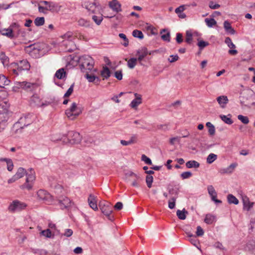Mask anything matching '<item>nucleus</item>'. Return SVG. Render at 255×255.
Here are the masks:
<instances>
[{
    "instance_id": "obj_4",
    "label": "nucleus",
    "mask_w": 255,
    "mask_h": 255,
    "mask_svg": "<svg viewBox=\"0 0 255 255\" xmlns=\"http://www.w3.org/2000/svg\"><path fill=\"white\" fill-rule=\"evenodd\" d=\"M8 108L9 104L6 101L0 104V127L2 130L5 128L10 116Z\"/></svg>"
},
{
    "instance_id": "obj_51",
    "label": "nucleus",
    "mask_w": 255,
    "mask_h": 255,
    "mask_svg": "<svg viewBox=\"0 0 255 255\" xmlns=\"http://www.w3.org/2000/svg\"><path fill=\"white\" fill-rule=\"evenodd\" d=\"M207 190L210 196H213L217 194V192H216L214 187L212 185H209L207 187Z\"/></svg>"
},
{
    "instance_id": "obj_36",
    "label": "nucleus",
    "mask_w": 255,
    "mask_h": 255,
    "mask_svg": "<svg viewBox=\"0 0 255 255\" xmlns=\"http://www.w3.org/2000/svg\"><path fill=\"white\" fill-rule=\"evenodd\" d=\"M45 19L43 17H36L34 21V24L37 26H42L44 24Z\"/></svg>"
},
{
    "instance_id": "obj_20",
    "label": "nucleus",
    "mask_w": 255,
    "mask_h": 255,
    "mask_svg": "<svg viewBox=\"0 0 255 255\" xmlns=\"http://www.w3.org/2000/svg\"><path fill=\"white\" fill-rule=\"evenodd\" d=\"M237 166V163H232L230 166H229L227 168H220L219 170V172L221 174L232 173Z\"/></svg>"
},
{
    "instance_id": "obj_14",
    "label": "nucleus",
    "mask_w": 255,
    "mask_h": 255,
    "mask_svg": "<svg viewBox=\"0 0 255 255\" xmlns=\"http://www.w3.org/2000/svg\"><path fill=\"white\" fill-rule=\"evenodd\" d=\"M35 116L32 114L29 113L25 116L24 117L20 118V122L24 124L25 127L31 124L35 120Z\"/></svg>"
},
{
    "instance_id": "obj_40",
    "label": "nucleus",
    "mask_w": 255,
    "mask_h": 255,
    "mask_svg": "<svg viewBox=\"0 0 255 255\" xmlns=\"http://www.w3.org/2000/svg\"><path fill=\"white\" fill-rule=\"evenodd\" d=\"M132 36L133 37L138 38L140 39H143V37H144L142 32L141 31L137 30V29L134 30L132 31Z\"/></svg>"
},
{
    "instance_id": "obj_49",
    "label": "nucleus",
    "mask_w": 255,
    "mask_h": 255,
    "mask_svg": "<svg viewBox=\"0 0 255 255\" xmlns=\"http://www.w3.org/2000/svg\"><path fill=\"white\" fill-rule=\"evenodd\" d=\"M92 19L97 25H100L103 20V17L102 16H98L96 15H93L92 16Z\"/></svg>"
},
{
    "instance_id": "obj_57",
    "label": "nucleus",
    "mask_w": 255,
    "mask_h": 255,
    "mask_svg": "<svg viewBox=\"0 0 255 255\" xmlns=\"http://www.w3.org/2000/svg\"><path fill=\"white\" fill-rule=\"evenodd\" d=\"M185 5H181L179 6V7H177L175 9V12L179 14V13H182L185 9Z\"/></svg>"
},
{
    "instance_id": "obj_16",
    "label": "nucleus",
    "mask_w": 255,
    "mask_h": 255,
    "mask_svg": "<svg viewBox=\"0 0 255 255\" xmlns=\"http://www.w3.org/2000/svg\"><path fill=\"white\" fill-rule=\"evenodd\" d=\"M91 74H89V71L85 72L86 74L85 75V78L88 80L89 82H94L96 84H98L100 82V79L99 77L94 75L93 74L94 71H91Z\"/></svg>"
},
{
    "instance_id": "obj_35",
    "label": "nucleus",
    "mask_w": 255,
    "mask_h": 255,
    "mask_svg": "<svg viewBox=\"0 0 255 255\" xmlns=\"http://www.w3.org/2000/svg\"><path fill=\"white\" fill-rule=\"evenodd\" d=\"M215 220V217L211 214H207L204 222L208 224H211Z\"/></svg>"
},
{
    "instance_id": "obj_7",
    "label": "nucleus",
    "mask_w": 255,
    "mask_h": 255,
    "mask_svg": "<svg viewBox=\"0 0 255 255\" xmlns=\"http://www.w3.org/2000/svg\"><path fill=\"white\" fill-rule=\"evenodd\" d=\"M26 206L27 205L25 203L15 200L9 204L8 210L10 212L15 213L24 210Z\"/></svg>"
},
{
    "instance_id": "obj_21",
    "label": "nucleus",
    "mask_w": 255,
    "mask_h": 255,
    "mask_svg": "<svg viewBox=\"0 0 255 255\" xmlns=\"http://www.w3.org/2000/svg\"><path fill=\"white\" fill-rule=\"evenodd\" d=\"M40 50L41 47L39 44L36 43L31 44L25 48V51L29 54H31L32 52H38Z\"/></svg>"
},
{
    "instance_id": "obj_29",
    "label": "nucleus",
    "mask_w": 255,
    "mask_h": 255,
    "mask_svg": "<svg viewBox=\"0 0 255 255\" xmlns=\"http://www.w3.org/2000/svg\"><path fill=\"white\" fill-rule=\"evenodd\" d=\"M10 80L4 75H0V87L3 88L4 86L9 85Z\"/></svg>"
},
{
    "instance_id": "obj_6",
    "label": "nucleus",
    "mask_w": 255,
    "mask_h": 255,
    "mask_svg": "<svg viewBox=\"0 0 255 255\" xmlns=\"http://www.w3.org/2000/svg\"><path fill=\"white\" fill-rule=\"evenodd\" d=\"M66 136L67 137L66 140H65L66 139H63V142L71 144L78 143L82 139V136L80 133L74 131H68Z\"/></svg>"
},
{
    "instance_id": "obj_24",
    "label": "nucleus",
    "mask_w": 255,
    "mask_h": 255,
    "mask_svg": "<svg viewBox=\"0 0 255 255\" xmlns=\"http://www.w3.org/2000/svg\"><path fill=\"white\" fill-rule=\"evenodd\" d=\"M88 202L90 207L94 211H96L98 209L97 205L96 197L94 195L90 194L88 199Z\"/></svg>"
},
{
    "instance_id": "obj_25",
    "label": "nucleus",
    "mask_w": 255,
    "mask_h": 255,
    "mask_svg": "<svg viewBox=\"0 0 255 255\" xmlns=\"http://www.w3.org/2000/svg\"><path fill=\"white\" fill-rule=\"evenodd\" d=\"M217 101L220 106L224 108L228 102V99L226 96H220L217 98Z\"/></svg>"
},
{
    "instance_id": "obj_58",
    "label": "nucleus",
    "mask_w": 255,
    "mask_h": 255,
    "mask_svg": "<svg viewBox=\"0 0 255 255\" xmlns=\"http://www.w3.org/2000/svg\"><path fill=\"white\" fill-rule=\"evenodd\" d=\"M115 77L119 80H121L123 78V74L122 70H118L115 72Z\"/></svg>"
},
{
    "instance_id": "obj_13",
    "label": "nucleus",
    "mask_w": 255,
    "mask_h": 255,
    "mask_svg": "<svg viewBox=\"0 0 255 255\" xmlns=\"http://www.w3.org/2000/svg\"><path fill=\"white\" fill-rule=\"evenodd\" d=\"M58 204L62 209H66L71 206V200L65 196H61L57 197Z\"/></svg>"
},
{
    "instance_id": "obj_3",
    "label": "nucleus",
    "mask_w": 255,
    "mask_h": 255,
    "mask_svg": "<svg viewBox=\"0 0 255 255\" xmlns=\"http://www.w3.org/2000/svg\"><path fill=\"white\" fill-rule=\"evenodd\" d=\"M80 67L83 73L87 71L97 72L96 69H94V60L89 55H84L79 58Z\"/></svg>"
},
{
    "instance_id": "obj_15",
    "label": "nucleus",
    "mask_w": 255,
    "mask_h": 255,
    "mask_svg": "<svg viewBox=\"0 0 255 255\" xmlns=\"http://www.w3.org/2000/svg\"><path fill=\"white\" fill-rule=\"evenodd\" d=\"M17 25V24L16 23H14L12 24L9 28L1 29L0 32L2 35L6 36L8 38L12 39L14 37L12 27L16 26Z\"/></svg>"
},
{
    "instance_id": "obj_37",
    "label": "nucleus",
    "mask_w": 255,
    "mask_h": 255,
    "mask_svg": "<svg viewBox=\"0 0 255 255\" xmlns=\"http://www.w3.org/2000/svg\"><path fill=\"white\" fill-rule=\"evenodd\" d=\"M138 60L135 58H131L128 61V66L130 69H133L136 64V61Z\"/></svg>"
},
{
    "instance_id": "obj_18",
    "label": "nucleus",
    "mask_w": 255,
    "mask_h": 255,
    "mask_svg": "<svg viewBox=\"0 0 255 255\" xmlns=\"http://www.w3.org/2000/svg\"><path fill=\"white\" fill-rule=\"evenodd\" d=\"M243 208L244 210L249 211L253 207L254 203L250 201L249 198L247 196H242Z\"/></svg>"
},
{
    "instance_id": "obj_22",
    "label": "nucleus",
    "mask_w": 255,
    "mask_h": 255,
    "mask_svg": "<svg viewBox=\"0 0 255 255\" xmlns=\"http://www.w3.org/2000/svg\"><path fill=\"white\" fill-rule=\"evenodd\" d=\"M109 5L110 8L117 12L122 11L121 4L117 0H112L109 2Z\"/></svg>"
},
{
    "instance_id": "obj_45",
    "label": "nucleus",
    "mask_w": 255,
    "mask_h": 255,
    "mask_svg": "<svg viewBox=\"0 0 255 255\" xmlns=\"http://www.w3.org/2000/svg\"><path fill=\"white\" fill-rule=\"evenodd\" d=\"M153 180V177L151 175H147L146 176V183L148 188H151Z\"/></svg>"
},
{
    "instance_id": "obj_52",
    "label": "nucleus",
    "mask_w": 255,
    "mask_h": 255,
    "mask_svg": "<svg viewBox=\"0 0 255 255\" xmlns=\"http://www.w3.org/2000/svg\"><path fill=\"white\" fill-rule=\"evenodd\" d=\"M119 37L123 39L124 41H125V42L123 43V45L125 47H127V46H128V39L127 38V36L126 35L124 34V33H120L119 34Z\"/></svg>"
},
{
    "instance_id": "obj_61",
    "label": "nucleus",
    "mask_w": 255,
    "mask_h": 255,
    "mask_svg": "<svg viewBox=\"0 0 255 255\" xmlns=\"http://www.w3.org/2000/svg\"><path fill=\"white\" fill-rule=\"evenodd\" d=\"M179 57L177 55H171L170 56V57L168 58V60L170 63H173L177 61Z\"/></svg>"
},
{
    "instance_id": "obj_26",
    "label": "nucleus",
    "mask_w": 255,
    "mask_h": 255,
    "mask_svg": "<svg viewBox=\"0 0 255 255\" xmlns=\"http://www.w3.org/2000/svg\"><path fill=\"white\" fill-rule=\"evenodd\" d=\"M111 71L108 67L104 66L102 70L101 71V75L103 77V80L107 79L111 76Z\"/></svg>"
},
{
    "instance_id": "obj_62",
    "label": "nucleus",
    "mask_w": 255,
    "mask_h": 255,
    "mask_svg": "<svg viewBox=\"0 0 255 255\" xmlns=\"http://www.w3.org/2000/svg\"><path fill=\"white\" fill-rule=\"evenodd\" d=\"M0 59L1 60L3 64H4L5 62L8 61V58L7 57L4 53H1L0 55Z\"/></svg>"
},
{
    "instance_id": "obj_28",
    "label": "nucleus",
    "mask_w": 255,
    "mask_h": 255,
    "mask_svg": "<svg viewBox=\"0 0 255 255\" xmlns=\"http://www.w3.org/2000/svg\"><path fill=\"white\" fill-rule=\"evenodd\" d=\"M66 73L63 68L58 69L55 74V77L58 79H63L66 77Z\"/></svg>"
},
{
    "instance_id": "obj_42",
    "label": "nucleus",
    "mask_w": 255,
    "mask_h": 255,
    "mask_svg": "<svg viewBox=\"0 0 255 255\" xmlns=\"http://www.w3.org/2000/svg\"><path fill=\"white\" fill-rule=\"evenodd\" d=\"M205 21L207 25V26L209 27H211L214 25H216L217 23L216 21L214 18H206L205 19Z\"/></svg>"
},
{
    "instance_id": "obj_30",
    "label": "nucleus",
    "mask_w": 255,
    "mask_h": 255,
    "mask_svg": "<svg viewBox=\"0 0 255 255\" xmlns=\"http://www.w3.org/2000/svg\"><path fill=\"white\" fill-rule=\"evenodd\" d=\"M188 214V212L185 209L182 210H178L176 212L177 216L180 220H185L186 218V215Z\"/></svg>"
},
{
    "instance_id": "obj_31",
    "label": "nucleus",
    "mask_w": 255,
    "mask_h": 255,
    "mask_svg": "<svg viewBox=\"0 0 255 255\" xmlns=\"http://www.w3.org/2000/svg\"><path fill=\"white\" fill-rule=\"evenodd\" d=\"M186 166L188 168H198L200 164L195 160H190L186 163Z\"/></svg>"
},
{
    "instance_id": "obj_5",
    "label": "nucleus",
    "mask_w": 255,
    "mask_h": 255,
    "mask_svg": "<svg viewBox=\"0 0 255 255\" xmlns=\"http://www.w3.org/2000/svg\"><path fill=\"white\" fill-rule=\"evenodd\" d=\"M82 113V110L77 106L76 103L74 102L69 109L65 111V114L70 120H74Z\"/></svg>"
},
{
    "instance_id": "obj_38",
    "label": "nucleus",
    "mask_w": 255,
    "mask_h": 255,
    "mask_svg": "<svg viewBox=\"0 0 255 255\" xmlns=\"http://www.w3.org/2000/svg\"><path fill=\"white\" fill-rule=\"evenodd\" d=\"M141 98H138L137 99H134L131 101L130 104V106L132 108L135 109L139 104L141 103Z\"/></svg>"
},
{
    "instance_id": "obj_8",
    "label": "nucleus",
    "mask_w": 255,
    "mask_h": 255,
    "mask_svg": "<svg viewBox=\"0 0 255 255\" xmlns=\"http://www.w3.org/2000/svg\"><path fill=\"white\" fill-rule=\"evenodd\" d=\"M99 207L101 212L107 217L108 219L111 221L114 220V216L111 215L113 212L112 206L110 203L99 204Z\"/></svg>"
},
{
    "instance_id": "obj_47",
    "label": "nucleus",
    "mask_w": 255,
    "mask_h": 255,
    "mask_svg": "<svg viewBox=\"0 0 255 255\" xmlns=\"http://www.w3.org/2000/svg\"><path fill=\"white\" fill-rule=\"evenodd\" d=\"M238 119L244 124H248L249 123V118L246 116L240 115L238 116Z\"/></svg>"
},
{
    "instance_id": "obj_32",
    "label": "nucleus",
    "mask_w": 255,
    "mask_h": 255,
    "mask_svg": "<svg viewBox=\"0 0 255 255\" xmlns=\"http://www.w3.org/2000/svg\"><path fill=\"white\" fill-rule=\"evenodd\" d=\"M228 201L229 204L237 205L239 204L238 199L232 194H229L227 196Z\"/></svg>"
},
{
    "instance_id": "obj_2",
    "label": "nucleus",
    "mask_w": 255,
    "mask_h": 255,
    "mask_svg": "<svg viewBox=\"0 0 255 255\" xmlns=\"http://www.w3.org/2000/svg\"><path fill=\"white\" fill-rule=\"evenodd\" d=\"M239 98L242 107L250 108L253 106H255V94L251 89L243 90Z\"/></svg>"
},
{
    "instance_id": "obj_60",
    "label": "nucleus",
    "mask_w": 255,
    "mask_h": 255,
    "mask_svg": "<svg viewBox=\"0 0 255 255\" xmlns=\"http://www.w3.org/2000/svg\"><path fill=\"white\" fill-rule=\"evenodd\" d=\"M7 164V169L9 171H11L13 169V164L11 159H9L6 162Z\"/></svg>"
},
{
    "instance_id": "obj_12",
    "label": "nucleus",
    "mask_w": 255,
    "mask_h": 255,
    "mask_svg": "<svg viewBox=\"0 0 255 255\" xmlns=\"http://www.w3.org/2000/svg\"><path fill=\"white\" fill-rule=\"evenodd\" d=\"M13 66L17 68L20 73L23 70H29L30 67L29 63L26 60H21L18 63H14Z\"/></svg>"
},
{
    "instance_id": "obj_55",
    "label": "nucleus",
    "mask_w": 255,
    "mask_h": 255,
    "mask_svg": "<svg viewBox=\"0 0 255 255\" xmlns=\"http://www.w3.org/2000/svg\"><path fill=\"white\" fill-rule=\"evenodd\" d=\"M74 86V84H73L72 85H71L70 88L68 89V90L67 91L66 93L64 94V97H65V98L68 97L69 96H70L72 94V93L73 92Z\"/></svg>"
},
{
    "instance_id": "obj_27",
    "label": "nucleus",
    "mask_w": 255,
    "mask_h": 255,
    "mask_svg": "<svg viewBox=\"0 0 255 255\" xmlns=\"http://www.w3.org/2000/svg\"><path fill=\"white\" fill-rule=\"evenodd\" d=\"M224 27L227 32L231 34H235L236 31L232 27L230 23L228 21L226 20L224 21Z\"/></svg>"
},
{
    "instance_id": "obj_43",
    "label": "nucleus",
    "mask_w": 255,
    "mask_h": 255,
    "mask_svg": "<svg viewBox=\"0 0 255 255\" xmlns=\"http://www.w3.org/2000/svg\"><path fill=\"white\" fill-rule=\"evenodd\" d=\"M220 117L226 124L231 125L233 123V120L230 118H228L227 116L220 115Z\"/></svg>"
},
{
    "instance_id": "obj_44",
    "label": "nucleus",
    "mask_w": 255,
    "mask_h": 255,
    "mask_svg": "<svg viewBox=\"0 0 255 255\" xmlns=\"http://www.w3.org/2000/svg\"><path fill=\"white\" fill-rule=\"evenodd\" d=\"M186 42L188 44H191L192 41V33L191 31L187 30L186 32Z\"/></svg>"
},
{
    "instance_id": "obj_1",
    "label": "nucleus",
    "mask_w": 255,
    "mask_h": 255,
    "mask_svg": "<svg viewBox=\"0 0 255 255\" xmlns=\"http://www.w3.org/2000/svg\"><path fill=\"white\" fill-rule=\"evenodd\" d=\"M24 175H26V182L20 186L22 189H26L30 190L33 186V182L35 180V172L32 168H30L27 172L24 168L19 167L15 174L17 179L22 178Z\"/></svg>"
},
{
    "instance_id": "obj_19",
    "label": "nucleus",
    "mask_w": 255,
    "mask_h": 255,
    "mask_svg": "<svg viewBox=\"0 0 255 255\" xmlns=\"http://www.w3.org/2000/svg\"><path fill=\"white\" fill-rule=\"evenodd\" d=\"M61 7V6L55 2L50 1L49 4L46 6V10H49L52 12H57L60 11Z\"/></svg>"
},
{
    "instance_id": "obj_63",
    "label": "nucleus",
    "mask_w": 255,
    "mask_h": 255,
    "mask_svg": "<svg viewBox=\"0 0 255 255\" xmlns=\"http://www.w3.org/2000/svg\"><path fill=\"white\" fill-rule=\"evenodd\" d=\"M73 233V231L71 229H67L65 230L63 235L66 237H70L72 235Z\"/></svg>"
},
{
    "instance_id": "obj_39",
    "label": "nucleus",
    "mask_w": 255,
    "mask_h": 255,
    "mask_svg": "<svg viewBox=\"0 0 255 255\" xmlns=\"http://www.w3.org/2000/svg\"><path fill=\"white\" fill-rule=\"evenodd\" d=\"M217 158V155L214 153H210L207 158V163L208 164L212 163Z\"/></svg>"
},
{
    "instance_id": "obj_34",
    "label": "nucleus",
    "mask_w": 255,
    "mask_h": 255,
    "mask_svg": "<svg viewBox=\"0 0 255 255\" xmlns=\"http://www.w3.org/2000/svg\"><path fill=\"white\" fill-rule=\"evenodd\" d=\"M198 41L197 45L199 46L200 51L202 50L205 47L209 45L208 42L200 40L199 39H198Z\"/></svg>"
},
{
    "instance_id": "obj_33",
    "label": "nucleus",
    "mask_w": 255,
    "mask_h": 255,
    "mask_svg": "<svg viewBox=\"0 0 255 255\" xmlns=\"http://www.w3.org/2000/svg\"><path fill=\"white\" fill-rule=\"evenodd\" d=\"M206 126L208 128V132L209 135L211 136L214 135L215 133V128L214 125L210 122H207Z\"/></svg>"
},
{
    "instance_id": "obj_64",
    "label": "nucleus",
    "mask_w": 255,
    "mask_h": 255,
    "mask_svg": "<svg viewBox=\"0 0 255 255\" xmlns=\"http://www.w3.org/2000/svg\"><path fill=\"white\" fill-rule=\"evenodd\" d=\"M196 233L197 236H202L203 235L204 232L200 226H198L197 227V231Z\"/></svg>"
},
{
    "instance_id": "obj_17",
    "label": "nucleus",
    "mask_w": 255,
    "mask_h": 255,
    "mask_svg": "<svg viewBox=\"0 0 255 255\" xmlns=\"http://www.w3.org/2000/svg\"><path fill=\"white\" fill-rule=\"evenodd\" d=\"M25 126H24V124L20 122V119L19 121L15 123L12 128V131L14 133H21L22 130L24 127Z\"/></svg>"
},
{
    "instance_id": "obj_11",
    "label": "nucleus",
    "mask_w": 255,
    "mask_h": 255,
    "mask_svg": "<svg viewBox=\"0 0 255 255\" xmlns=\"http://www.w3.org/2000/svg\"><path fill=\"white\" fill-rule=\"evenodd\" d=\"M127 180L128 182H130L132 186L136 187L139 186L138 181L140 179L139 176L132 172L126 174Z\"/></svg>"
},
{
    "instance_id": "obj_10",
    "label": "nucleus",
    "mask_w": 255,
    "mask_h": 255,
    "mask_svg": "<svg viewBox=\"0 0 255 255\" xmlns=\"http://www.w3.org/2000/svg\"><path fill=\"white\" fill-rule=\"evenodd\" d=\"M37 195L39 199L44 201L47 204H51L53 201V197L45 190H39Z\"/></svg>"
},
{
    "instance_id": "obj_46",
    "label": "nucleus",
    "mask_w": 255,
    "mask_h": 255,
    "mask_svg": "<svg viewBox=\"0 0 255 255\" xmlns=\"http://www.w3.org/2000/svg\"><path fill=\"white\" fill-rule=\"evenodd\" d=\"M177 197H173L168 201L169 208L172 209L175 207V201Z\"/></svg>"
},
{
    "instance_id": "obj_50",
    "label": "nucleus",
    "mask_w": 255,
    "mask_h": 255,
    "mask_svg": "<svg viewBox=\"0 0 255 255\" xmlns=\"http://www.w3.org/2000/svg\"><path fill=\"white\" fill-rule=\"evenodd\" d=\"M41 234L48 238L52 237V233L50 229H48L45 230H43L41 232Z\"/></svg>"
},
{
    "instance_id": "obj_9",
    "label": "nucleus",
    "mask_w": 255,
    "mask_h": 255,
    "mask_svg": "<svg viewBox=\"0 0 255 255\" xmlns=\"http://www.w3.org/2000/svg\"><path fill=\"white\" fill-rule=\"evenodd\" d=\"M99 5L97 0H83L82 6L92 13H95Z\"/></svg>"
},
{
    "instance_id": "obj_53",
    "label": "nucleus",
    "mask_w": 255,
    "mask_h": 255,
    "mask_svg": "<svg viewBox=\"0 0 255 255\" xmlns=\"http://www.w3.org/2000/svg\"><path fill=\"white\" fill-rule=\"evenodd\" d=\"M192 175V174L190 171H186L182 173L180 175L182 179H188Z\"/></svg>"
},
{
    "instance_id": "obj_23",
    "label": "nucleus",
    "mask_w": 255,
    "mask_h": 255,
    "mask_svg": "<svg viewBox=\"0 0 255 255\" xmlns=\"http://www.w3.org/2000/svg\"><path fill=\"white\" fill-rule=\"evenodd\" d=\"M148 54L147 49L145 47H142L137 51V55L138 56L137 59L140 62Z\"/></svg>"
},
{
    "instance_id": "obj_54",
    "label": "nucleus",
    "mask_w": 255,
    "mask_h": 255,
    "mask_svg": "<svg viewBox=\"0 0 255 255\" xmlns=\"http://www.w3.org/2000/svg\"><path fill=\"white\" fill-rule=\"evenodd\" d=\"M141 160L143 161L146 164L148 165H151L152 164V161L151 159L148 158L147 156H146L144 154H142L141 155Z\"/></svg>"
},
{
    "instance_id": "obj_41",
    "label": "nucleus",
    "mask_w": 255,
    "mask_h": 255,
    "mask_svg": "<svg viewBox=\"0 0 255 255\" xmlns=\"http://www.w3.org/2000/svg\"><path fill=\"white\" fill-rule=\"evenodd\" d=\"M78 24L81 26L89 27L90 25V22L85 19L80 18L78 21Z\"/></svg>"
},
{
    "instance_id": "obj_59",
    "label": "nucleus",
    "mask_w": 255,
    "mask_h": 255,
    "mask_svg": "<svg viewBox=\"0 0 255 255\" xmlns=\"http://www.w3.org/2000/svg\"><path fill=\"white\" fill-rule=\"evenodd\" d=\"M176 42L180 44L182 43L183 41L182 34L180 33H176Z\"/></svg>"
},
{
    "instance_id": "obj_56",
    "label": "nucleus",
    "mask_w": 255,
    "mask_h": 255,
    "mask_svg": "<svg viewBox=\"0 0 255 255\" xmlns=\"http://www.w3.org/2000/svg\"><path fill=\"white\" fill-rule=\"evenodd\" d=\"M209 6L212 9H216L220 7L219 4L215 3L213 1H210L209 3Z\"/></svg>"
},
{
    "instance_id": "obj_48",
    "label": "nucleus",
    "mask_w": 255,
    "mask_h": 255,
    "mask_svg": "<svg viewBox=\"0 0 255 255\" xmlns=\"http://www.w3.org/2000/svg\"><path fill=\"white\" fill-rule=\"evenodd\" d=\"M225 42L230 48H235L236 47L235 45L232 42L231 39L230 37H226Z\"/></svg>"
}]
</instances>
